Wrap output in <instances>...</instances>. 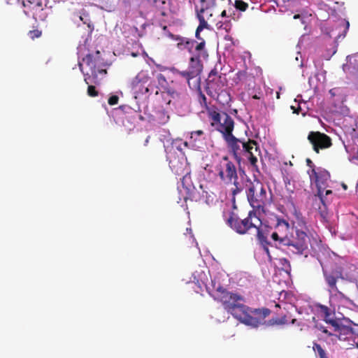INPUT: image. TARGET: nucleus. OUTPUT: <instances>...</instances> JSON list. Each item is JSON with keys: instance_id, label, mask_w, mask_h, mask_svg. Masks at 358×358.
I'll use <instances>...</instances> for the list:
<instances>
[{"instance_id": "1", "label": "nucleus", "mask_w": 358, "mask_h": 358, "mask_svg": "<svg viewBox=\"0 0 358 358\" xmlns=\"http://www.w3.org/2000/svg\"><path fill=\"white\" fill-rule=\"evenodd\" d=\"M83 62L90 68V73H84L83 64L79 62L78 66L84 76V81L88 85L87 95L91 97H96L99 95L94 85H99L103 78L107 74V63L101 57L99 50L88 53L83 58Z\"/></svg>"}, {"instance_id": "2", "label": "nucleus", "mask_w": 358, "mask_h": 358, "mask_svg": "<svg viewBox=\"0 0 358 358\" xmlns=\"http://www.w3.org/2000/svg\"><path fill=\"white\" fill-rule=\"evenodd\" d=\"M227 222L231 228L240 234H245L251 229H255L257 231V240L262 245L264 251L268 255L269 254L268 246L271 243L268 241L267 235L261 227L262 221L257 216L256 211L254 210L250 211L248 217L243 220L238 217L233 212H231Z\"/></svg>"}, {"instance_id": "3", "label": "nucleus", "mask_w": 358, "mask_h": 358, "mask_svg": "<svg viewBox=\"0 0 358 358\" xmlns=\"http://www.w3.org/2000/svg\"><path fill=\"white\" fill-rule=\"evenodd\" d=\"M227 145L238 163L244 156L252 166L257 167V157L260 156L261 152L256 141L250 138H238L234 136L227 143Z\"/></svg>"}, {"instance_id": "4", "label": "nucleus", "mask_w": 358, "mask_h": 358, "mask_svg": "<svg viewBox=\"0 0 358 358\" xmlns=\"http://www.w3.org/2000/svg\"><path fill=\"white\" fill-rule=\"evenodd\" d=\"M214 299L222 303L224 309L235 319L239 320L248 306L245 305L244 297L238 294L228 291L226 288L219 286L216 288Z\"/></svg>"}, {"instance_id": "5", "label": "nucleus", "mask_w": 358, "mask_h": 358, "mask_svg": "<svg viewBox=\"0 0 358 358\" xmlns=\"http://www.w3.org/2000/svg\"><path fill=\"white\" fill-rule=\"evenodd\" d=\"M208 116L210 125L222 134L226 143L234 137L232 134L234 121L230 115L226 113H220L216 109H208Z\"/></svg>"}, {"instance_id": "6", "label": "nucleus", "mask_w": 358, "mask_h": 358, "mask_svg": "<svg viewBox=\"0 0 358 358\" xmlns=\"http://www.w3.org/2000/svg\"><path fill=\"white\" fill-rule=\"evenodd\" d=\"M246 185L247 199L253 208L258 210H262L264 212V206L266 200V192L264 185L259 180L254 181H248Z\"/></svg>"}, {"instance_id": "7", "label": "nucleus", "mask_w": 358, "mask_h": 358, "mask_svg": "<svg viewBox=\"0 0 358 358\" xmlns=\"http://www.w3.org/2000/svg\"><path fill=\"white\" fill-rule=\"evenodd\" d=\"M215 170L221 180L226 184L233 183L236 188L233 190V193L237 194L241 192V189L238 187V175L236 168L234 164L231 162L228 157H223L218 165L216 166Z\"/></svg>"}, {"instance_id": "8", "label": "nucleus", "mask_w": 358, "mask_h": 358, "mask_svg": "<svg viewBox=\"0 0 358 358\" xmlns=\"http://www.w3.org/2000/svg\"><path fill=\"white\" fill-rule=\"evenodd\" d=\"M130 87L135 97L138 96L152 94L157 86L155 85L152 78L148 73L147 71L139 72L131 80Z\"/></svg>"}, {"instance_id": "9", "label": "nucleus", "mask_w": 358, "mask_h": 358, "mask_svg": "<svg viewBox=\"0 0 358 358\" xmlns=\"http://www.w3.org/2000/svg\"><path fill=\"white\" fill-rule=\"evenodd\" d=\"M311 185L314 184L317 188L315 196H318L321 202L325 205L324 196L323 192L328 187V182L330 180L331 175L329 172L322 167H317V169L307 171Z\"/></svg>"}, {"instance_id": "10", "label": "nucleus", "mask_w": 358, "mask_h": 358, "mask_svg": "<svg viewBox=\"0 0 358 358\" xmlns=\"http://www.w3.org/2000/svg\"><path fill=\"white\" fill-rule=\"evenodd\" d=\"M271 313V310L267 308H252L248 306V310H244L238 321L247 326L257 328L265 324V319Z\"/></svg>"}, {"instance_id": "11", "label": "nucleus", "mask_w": 358, "mask_h": 358, "mask_svg": "<svg viewBox=\"0 0 358 358\" xmlns=\"http://www.w3.org/2000/svg\"><path fill=\"white\" fill-rule=\"evenodd\" d=\"M216 8L207 0H197L194 3L196 17L199 23L210 27V23L215 22Z\"/></svg>"}, {"instance_id": "12", "label": "nucleus", "mask_w": 358, "mask_h": 358, "mask_svg": "<svg viewBox=\"0 0 358 358\" xmlns=\"http://www.w3.org/2000/svg\"><path fill=\"white\" fill-rule=\"evenodd\" d=\"M313 236L310 231L295 230V236L290 234L289 242L287 246L291 248L290 250L295 254L303 255L308 250V245L310 243V237Z\"/></svg>"}, {"instance_id": "13", "label": "nucleus", "mask_w": 358, "mask_h": 358, "mask_svg": "<svg viewBox=\"0 0 358 358\" xmlns=\"http://www.w3.org/2000/svg\"><path fill=\"white\" fill-rule=\"evenodd\" d=\"M290 225L289 222L283 218L277 217L275 224V231L271 234V238L275 242H278L280 246H287L289 243Z\"/></svg>"}, {"instance_id": "14", "label": "nucleus", "mask_w": 358, "mask_h": 358, "mask_svg": "<svg viewBox=\"0 0 358 358\" xmlns=\"http://www.w3.org/2000/svg\"><path fill=\"white\" fill-rule=\"evenodd\" d=\"M308 140L316 153H319L320 150L329 148L332 145L331 138L326 134L320 131H310L308 134Z\"/></svg>"}, {"instance_id": "15", "label": "nucleus", "mask_w": 358, "mask_h": 358, "mask_svg": "<svg viewBox=\"0 0 358 358\" xmlns=\"http://www.w3.org/2000/svg\"><path fill=\"white\" fill-rule=\"evenodd\" d=\"M315 308L326 324L331 326H336V322L338 320L335 316L334 310L319 303L315 304Z\"/></svg>"}, {"instance_id": "16", "label": "nucleus", "mask_w": 358, "mask_h": 358, "mask_svg": "<svg viewBox=\"0 0 358 358\" xmlns=\"http://www.w3.org/2000/svg\"><path fill=\"white\" fill-rule=\"evenodd\" d=\"M155 17H166L169 10V3L166 0H148Z\"/></svg>"}, {"instance_id": "17", "label": "nucleus", "mask_w": 358, "mask_h": 358, "mask_svg": "<svg viewBox=\"0 0 358 358\" xmlns=\"http://www.w3.org/2000/svg\"><path fill=\"white\" fill-rule=\"evenodd\" d=\"M24 8L32 12L34 19H43L41 13L43 11V3L42 0H27L22 1Z\"/></svg>"}, {"instance_id": "18", "label": "nucleus", "mask_w": 358, "mask_h": 358, "mask_svg": "<svg viewBox=\"0 0 358 358\" xmlns=\"http://www.w3.org/2000/svg\"><path fill=\"white\" fill-rule=\"evenodd\" d=\"M331 327L334 331L338 333V335H336V336L340 341L351 338L354 335L357 334L352 327L340 324L339 320L336 322V326Z\"/></svg>"}, {"instance_id": "19", "label": "nucleus", "mask_w": 358, "mask_h": 358, "mask_svg": "<svg viewBox=\"0 0 358 358\" xmlns=\"http://www.w3.org/2000/svg\"><path fill=\"white\" fill-rule=\"evenodd\" d=\"M168 37L177 41L176 47L179 50H183L187 49L189 52H192L193 44L196 43V41L194 40L182 37L180 36L174 35L171 33H169Z\"/></svg>"}, {"instance_id": "20", "label": "nucleus", "mask_w": 358, "mask_h": 358, "mask_svg": "<svg viewBox=\"0 0 358 358\" xmlns=\"http://www.w3.org/2000/svg\"><path fill=\"white\" fill-rule=\"evenodd\" d=\"M217 84V87H215V91L220 90L225 85V82L222 80V76H218L216 78H213L212 80H209L207 86L206 87V93L210 96H213V92L211 90L212 88H214V85Z\"/></svg>"}, {"instance_id": "21", "label": "nucleus", "mask_w": 358, "mask_h": 358, "mask_svg": "<svg viewBox=\"0 0 358 358\" xmlns=\"http://www.w3.org/2000/svg\"><path fill=\"white\" fill-rule=\"evenodd\" d=\"M325 280L329 287L330 292H335L341 298H345V295L343 292L338 290L336 286L337 278L333 275L327 274L324 273Z\"/></svg>"}, {"instance_id": "22", "label": "nucleus", "mask_w": 358, "mask_h": 358, "mask_svg": "<svg viewBox=\"0 0 358 358\" xmlns=\"http://www.w3.org/2000/svg\"><path fill=\"white\" fill-rule=\"evenodd\" d=\"M294 229L299 231H310L306 220L300 213L296 212L295 221L294 222Z\"/></svg>"}, {"instance_id": "23", "label": "nucleus", "mask_w": 358, "mask_h": 358, "mask_svg": "<svg viewBox=\"0 0 358 358\" xmlns=\"http://www.w3.org/2000/svg\"><path fill=\"white\" fill-rule=\"evenodd\" d=\"M201 64L199 59V55L197 57H192L189 59V69L190 71L196 70V75L198 76L201 71Z\"/></svg>"}, {"instance_id": "24", "label": "nucleus", "mask_w": 358, "mask_h": 358, "mask_svg": "<svg viewBox=\"0 0 358 358\" xmlns=\"http://www.w3.org/2000/svg\"><path fill=\"white\" fill-rule=\"evenodd\" d=\"M152 80L155 81L156 79L158 82V85L164 89H166L168 85V82L166 80V77L162 73H157L155 72H152Z\"/></svg>"}, {"instance_id": "25", "label": "nucleus", "mask_w": 358, "mask_h": 358, "mask_svg": "<svg viewBox=\"0 0 358 358\" xmlns=\"http://www.w3.org/2000/svg\"><path fill=\"white\" fill-rule=\"evenodd\" d=\"M247 78L248 73L245 71H239L236 73L233 80L236 85H238L245 82Z\"/></svg>"}, {"instance_id": "26", "label": "nucleus", "mask_w": 358, "mask_h": 358, "mask_svg": "<svg viewBox=\"0 0 358 358\" xmlns=\"http://www.w3.org/2000/svg\"><path fill=\"white\" fill-rule=\"evenodd\" d=\"M210 4L215 8L217 10L223 8L225 6L229 5L230 0H207Z\"/></svg>"}, {"instance_id": "27", "label": "nucleus", "mask_w": 358, "mask_h": 358, "mask_svg": "<svg viewBox=\"0 0 358 358\" xmlns=\"http://www.w3.org/2000/svg\"><path fill=\"white\" fill-rule=\"evenodd\" d=\"M313 350L317 352L320 358H329L325 350L317 343H313Z\"/></svg>"}, {"instance_id": "28", "label": "nucleus", "mask_w": 358, "mask_h": 358, "mask_svg": "<svg viewBox=\"0 0 358 358\" xmlns=\"http://www.w3.org/2000/svg\"><path fill=\"white\" fill-rule=\"evenodd\" d=\"M198 93H199V96H198V101L200 103V104L201 105V106H203V108H205L206 109V110L208 111V109H213L212 108H209L208 106V103H207V99H206V96H205V94L201 92V89L199 88V90H198Z\"/></svg>"}, {"instance_id": "29", "label": "nucleus", "mask_w": 358, "mask_h": 358, "mask_svg": "<svg viewBox=\"0 0 358 358\" xmlns=\"http://www.w3.org/2000/svg\"><path fill=\"white\" fill-rule=\"evenodd\" d=\"M179 74L181 76L185 78L188 81L190 79H192V78H195L196 76H197V75H196V70L190 71L189 69H188L187 71H180Z\"/></svg>"}, {"instance_id": "30", "label": "nucleus", "mask_w": 358, "mask_h": 358, "mask_svg": "<svg viewBox=\"0 0 358 358\" xmlns=\"http://www.w3.org/2000/svg\"><path fill=\"white\" fill-rule=\"evenodd\" d=\"M204 29H210L211 27H208L206 25H204V24H201L199 23L196 29V31H195V37L199 40V41H201V40H204L203 38L201 37V31H202Z\"/></svg>"}, {"instance_id": "31", "label": "nucleus", "mask_w": 358, "mask_h": 358, "mask_svg": "<svg viewBox=\"0 0 358 358\" xmlns=\"http://www.w3.org/2000/svg\"><path fill=\"white\" fill-rule=\"evenodd\" d=\"M203 135V131L202 130H196L191 132L190 138L192 142L196 143V141H200V138Z\"/></svg>"}, {"instance_id": "32", "label": "nucleus", "mask_w": 358, "mask_h": 358, "mask_svg": "<svg viewBox=\"0 0 358 358\" xmlns=\"http://www.w3.org/2000/svg\"><path fill=\"white\" fill-rule=\"evenodd\" d=\"M234 6L237 10L245 11L248 8V4L242 0H236Z\"/></svg>"}, {"instance_id": "33", "label": "nucleus", "mask_w": 358, "mask_h": 358, "mask_svg": "<svg viewBox=\"0 0 358 358\" xmlns=\"http://www.w3.org/2000/svg\"><path fill=\"white\" fill-rule=\"evenodd\" d=\"M28 35L32 40H34L41 36L42 31L38 29H33L28 32Z\"/></svg>"}, {"instance_id": "34", "label": "nucleus", "mask_w": 358, "mask_h": 358, "mask_svg": "<svg viewBox=\"0 0 358 358\" xmlns=\"http://www.w3.org/2000/svg\"><path fill=\"white\" fill-rule=\"evenodd\" d=\"M280 262L282 265V269L286 273H289V271H291V266H290L289 262L286 259H280Z\"/></svg>"}, {"instance_id": "35", "label": "nucleus", "mask_w": 358, "mask_h": 358, "mask_svg": "<svg viewBox=\"0 0 358 358\" xmlns=\"http://www.w3.org/2000/svg\"><path fill=\"white\" fill-rule=\"evenodd\" d=\"M313 321L314 322V328L323 332L324 329H325L326 327L320 323L315 317H313Z\"/></svg>"}, {"instance_id": "36", "label": "nucleus", "mask_w": 358, "mask_h": 358, "mask_svg": "<svg viewBox=\"0 0 358 358\" xmlns=\"http://www.w3.org/2000/svg\"><path fill=\"white\" fill-rule=\"evenodd\" d=\"M313 321L314 322V328L323 332L324 329H325L326 327L320 323L315 317H313Z\"/></svg>"}, {"instance_id": "37", "label": "nucleus", "mask_w": 358, "mask_h": 358, "mask_svg": "<svg viewBox=\"0 0 358 358\" xmlns=\"http://www.w3.org/2000/svg\"><path fill=\"white\" fill-rule=\"evenodd\" d=\"M205 46H206L205 40L199 41V42L197 43L195 47V50L198 52H200L204 50Z\"/></svg>"}, {"instance_id": "38", "label": "nucleus", "mask_w": 358, "mask_h": 358, "mask_svg": "<svg viewBox=\"0 0 358 358\" xmlns=\"http://www.w3.org/2000/svg\"><path fill=\"white\" fill-rule=\"evenodd\" d=\"M118 101H119L118 96L112 95L111 96L109 97V99L108 100V103L109 105L113 106V105L117 104L118 103Z\"/></svg>"}, {"instance_id": "39", "label": "nucleus", "mask_w": 358, "mask_h": 358, "mask_svg": "<svg viewBox=\"0 0 358 358\" xmlns=\"http://www.w3.org/2000/svg\"><path fill=\"white\" fill-rule=\"evenodd\" d=\"M306 165L309 167V169L307 171L317 169V167L315 166V165L314 164V163L313 162V161L310 159L307 158L306 160Z\"/></svg>"}, {"instance_id": "40", "label": "nucleus", "mask_w": 358, "mask_h": 358, "mask_svg": "<svg viewBox=\"0 0 358 358\" xmlns=\"http://www.w3.org/2000/svg\"><path fill=\"white\" fill-rule=\"evenodd\" d=\"M287 319H286V316H283L280 318H278L276 319L274 322H273V324H285L287 323Z\"/></svg>"}, {"instance_id": "41", "label": "nucleus", "mask_w": 358, "mask_h": 358, "mask_svg": "<svg viewBox=\"0 0 358 358\" xmlns=\"http://www.w3.org/2000/svg\"><path fill=\"white\" fill-rule=\"evenodd\" d=\"M164 20H162V21H160L159 22V26L162 27V29H163L164 32V35H166V36H168V34L169 33H171L168 29H167V26L166 24H164Z\"/></svg>"}, {"instance_id": "42", "label": "nucleus", "mask_w": 358, "mask_h": 358, "mask_svg": "<svg viewBox=\"0 0 358 358\" xmlns=\"http://www.w3.org/2000/svg\"><path fill=\"white\" fill-rule=\"evenodd\" d=\"M168 95H170L172 99H176L179 98V94L174 90H168L166 92Z\"/></svg>"}, {"instance_id": "43", "label": "nucleus", "mask_w": 358, "mask_h": 358, "mask_svg": "<svg viewBox=\"0 0 358 358\" xmlns=\"http://www.w3.org/2000/svg\"><path fill=\"white\" fill-rule=\"evenodd\" d=\"M220 29H224L227 32H229L231 30V26L229 23H224V24H222L220 27H219Z\"/></svg>"}, {"instance_id": "44", "label": "nucleus", "mask_w": 358, "mask_h": 358, "mask_svg": "<svg viewBox=\"0 0 358 358\" xmlns=\"http://www.w3.org/2000/svg\"><path fill=\"white\" fill-rule=\"evenodd\" d=\"M218 72L216 69H214L211 70V71L209 73V78H211L212 76H216L217 75Z\"/></svg>"}, {"instance_id": "45", "label": "nucleus", "mask_w": 358, "mask_h": 358, "mask_svg": "<svg viewBox=\"0 0 358 358\" xmlns=\"http://www.w3.org/2000/svg\"><path fill=\"white\" fill-rule=\"evenodd\" d=\"M324 334H326L328 336H334V334H332L331 331H329L327 328L326 327L325 329H324L323 332Z\"/></svg>"}, {"instance_id": "46", "label": "nucleus", "mask_w": 358, "mask_h": 358, "mask_svg": "<svg viewBox=\"0 0 358 358\" xmlns=\"http://www.w3.org/2000/svg\"><path fill=\"white\" fill-rule=\"evenodd\" d=\"M220 15H221L222 17H228V15H227V10H226L225 9H223V10L221 11Z\"/></svg>"}, {"instance_id": "47", "label": "nucleus", "mask_w": 358, "mask_h": 358, "mask_svg": "<svg viewBox=\"0 0 358 358\" xmlns=\"http://www.w3.org/2000/svg\"><path fill=\"white\" fill-rule=\"evenodd\" d=\"M292 109H293V110H294V113H296V114H299V110H301V107H300V106H299V107H298V108H297V110H296V109L294 108V107L292 106Z\"/></svg>"}, {"instance_id": "48", "label": "nucleus", "mask_w": 358, "mask_h": 358, "mask_svg": "<svg viewBox=\"0 0 358 358\" xmlns=\"http://www.w3.org/2000/svg\"><path fill=\"white\" fill-rule=\"evenodd\" d=\"M252 99H261L260 93L259 94L253 95L252 96Z\"/></svg>"}, {"instance_id": "49", "label": "nucleus", "mask_w": 358, "mask_h": 358, "mask_svg": "<svg viewBox=\"0 0 358 358\" xmlns=\"http://www.w3.org/2000/svg\"><path fill=\"white\" fill-rule=\"evenodd\" d=\"M352 158L354 159L358 160V148H357V150L356 151V152L355 153V155H353Z\"/></svg>"}, {"instance_id": "50", "label": "nucleus", "mask_w": 358, "mask_h": 358, "mask_svg": "<svg viewBox=\"0 0 358 358\" xmlns=\"http://www.w3.org/2000/svg\"><path fill=\"white\" fill-rule=\"evenodd\" d=\"M331 193H332V191H331V190H330V189H327V190H326V192H325V195H326V196H327V195H329V194H331Z\"/></svg>"}, {"instance_id": "51", "label": "nucleus", "mask_w": 358, "mask_h": 358, "mask_svg": "<svg viewBox=\"0 0 358 358\" xmlns=\"http://www.w3.org/2000/svg\"><path fill=\"white\" fill-rule=\"evenodd\" d=\"M293 18L295 19V20L296 19H299V18H301V15L299 14H296V15H294Z\"/></svg>"}, {"instance_id": "52", "label": "nucleus", "mask_w": 358, "mask_h": 358, "mask_svg": "<svg viewBox=\"0 0 358 358\" xmlns=\"http://www.w3.org/2000/svg\"><path fill=\"white\" fill-rule=\"evenodd\" d=\"M80 20L83 21L84 24H87V21H85V18H83L81 15L80 16Z\"/></svg>"}, {"instance_id": "53", "label": "nucleus", "mask_w": 358, "mask_h": 358, "mask_svg": "<svg viewBox=\"0 0 358 358\" xmlns=\"http://www.w3.org/2000/svg\"><path fill=\"white\" fill-rule=\"evenodd\" d=\"M334 89H331L329 90V93L331 94V96H335V93L334 92Z\"/></svg>"}, {"instance_id": "54", "label": "nucleus", "mask_w": 358, "mask_h": 358, "mask_svg": "<svg viewBox=\"0 0 358 358\" xmlns=\"http://www.w3.org/2000/svg\"><path fill=\"white\" fill-rule=\"evenodd\" d=\"M296 319H293V320H292V324H294V323H295V322H296Z\"/></svg>"}, {"instance_id": "55", "label": "nucleus", "mask_w": 358, "mask_h": 358, "mask_svg": "<svg viewBox=\"0 0 358 358\" xmlns=\"http://www.w3.org/2000/svg\"><path fill=\"white\" fill-rule=\"evenodd\" d=\"M171 99H169V100H168L167 103H168V104H170V103H171Z\"/></svg>"}, {"instance_id": "56", "label": "nucleus", "mask_w": 358, "mask_h": 358, "mask_svg": "<svg viewBox=\"0 0 358 358\" xmlns=\"http://www.w3.org/2000/svg\"><path fill=\"white\" fill-rule=\"evenodd\" d=\"M277 98L279 99L280 98V94L278 92L277 93Z\"/></svg>"}, {"instance_id": "57", "label": "nucleus", "mask_w": 358, "mask_h": 358, "mask_svg": "<svg viewBox=\"0 0 358 358\" xmlns=\"http://www.w3.org/2000/svg\"><path fill=\"white\" fill-rule=\"evenodd\" d=\"M349 27V22H347V27Z\"/></svg>"}, {"instance_id": "58", "label": "nucleus", "mask_w": 358, "mask_h": 358, "mask_svg": "<svg viewBox=\"0 0 358 358\" xmlns=\"http://www.w3.org/2000/svg\"><path fill=\"white\" fill-rule=\"evenodd\" d=\"M145 143H148V138L146 139Z\"/></svg>"}, {"instance_id": "59", "label": "nucleus", "mask_w": 358, "mask_h": 358, "mask_svg": "<svg viewBox=\"0 0 358 358\" xmlns=\"http://www.w3.org/2000/svg\"><path fill=\"white\" fill-rule=\"evenodd\" d=\"M356 347L358 348V343L356 344Z\"/></svg>"}, {"instance_id": "60", "label": "nucleus", "mask_w": 358, "mask_h": 358, "mask_svg": "<svg viewBox=\"0 0 358 358\" xmlns=\"http://www.w3.org/2000/svg\"><path fill=\"white\" fill-rule=\"evenodd\" d=\"M357 192H358V189H357Z\"/></svg>"}]
</instances>
